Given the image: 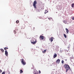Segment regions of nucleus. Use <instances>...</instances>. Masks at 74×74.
<instances>
[{
	"mask_svg": "<svg viewBox=\"0 0 74 74\" xmlns=\"http://www.w3.org/2000/svg\"><path fill=\"white\" fill-rule=\"evenodd\" d=\"M64 68H65V69H66V73H67V71L68 70H69L70 69V66H69V65L68 64H65L64 65Z\"/></svg>",
	"mask_w": 74,
	"mask_h": 74,
	"instance_id": "obj_1",
	"label": "nucleus"
},
{
	"mask_svg": "<svg viewBox=\"0 0 74 74\" xmlns=\"http://www.w3.org/2000/svg\"><path fill=\"white\" fill-rule=\"evenodd\" d=\"M30 42L32 44L34 45L36 44L37 42V40L36 39H32L30 40Z\"/></svg>",
	"mask_w": 74,
	"mask_h": 74,
	"instance_id": "obj_2",
	"label": "nucleus"
},
{
	"mask_svg": "<svg viewBox=\"0 0 74 74\" xmlns=\"http://www.w3.org/2000/svg\"><path fill=\"white\" fill-rule=\"evenodd\" d=\"M36 4H37V2H36V1H35L34 2V3H33V5L34 8H37V7L36 6Z\"/></svg>",
	"mask_w": 74,
	"mask_h": 74,
	"instance_id": "obj_3",
	"label": "nucleus"
},
{
	"mask_svg": "<svg viewBox=\"0 0 74 74\" xmlns=\"http://www.w3.org/2000/svg\"><path fill=\"white\" fill-rule=\"evenodd\" d=\"M21 62L22 63V64H23L24 65L26 64V62L24 61V60L23 58L21 59Z\"/></svg>",
	"mask_w": 74,
	"mask_h": 74,
	"instance_id": "obj_4",
	"label": "nucleus"
},
{
	"mask_svg": "<svg viewBox=\"0 0 74 74\" xmlns=\"http://www.w3.org/2000/svg\"><path fill=\"white\" fill-rule=\"evenodd\" d=\"M54 39V38H53V37H51V38L49 39V40L50 41H51V42H52Z\"/></svg>",
	"mask_w": 74,
	"mask_h": 74,
	"instance_id": "obj_5",
	"label": "nucleus"
},
{
	"mask_svg": "<svg viewBox=\"0 0 74 74\" xmlns=\"http://www.w3.org/2000/svg\"><path fill=\"white\" fill-rule=\"evenodd\" d=\"M60 59L57 60L56 61V63H58V64H59L60 63Z\"/></svg>",
	"mask_w": 74,
	"mask_h": 74,
	"instance_id": "obj_6",
	"label": "nucleus"
},
{
	"mask_svg": "<svg viewBox=\"0 0 74 74\" xmlns=\"http://www.w3.org/2000/svg\"><path fill=\"white\" fill-rule=\"evenodd\" d=\"M40 40H43L44 39V36L42 35L40 36Z\"/></svg>",
	"mask_w": 74,
	"mask_h": 74,
	"instance_id": "obj_7",
	"label": "nucleus"
},
{
	"mask_svg": "<svg viewBox=\"0 0 74 74\" xmlns=\"http://www.w3.org/2000/svg\"><path fill=\"white\" fill-rule=\"evenodd\" d=\"M5 54L6 56H8V52H7V50H6L5 51Z\"/></svg>",
	"mask_w": 74,
	"mask_h": 74,
	"instance_id": "obj_8",
	"label": "nucleus"
},
{
	"mask_svg": "<svg viewBox=\"0 0 74 74\" xmlns=\"http://www.w3.org/2000/svg\"><path fill=\"white\" fill-rule=\"evenodd\" d=\"M56 57H57V54H54L53 55V58H56Z\"/></svg>",
	"mask_w": 74,
	"mask_h": 74,
	"instance_id": "obj_9",
	"label": "nucleus"
},
{
	"mask_svg": "<svg viewBox=\"0 0 74 74\" xmlns=\"http://www.w3.org/2000/svg\"><path fill=\"white\" fill-rule=\"evenodd\" d=\"M65 29L66 30L67 33H69V30L68 29H67V28H66Z\"/></svg>",
	"mask_w": 74,
	"mask_h": 74,
	"instance_id": "obj_10",
	"label": "nucleus"
},
{
	"mask_svg": "<svg viewBox=\"0 0 74 74\" xmlns=\"http://www.w3.org/2000/svg\"><path fill=\"white\" fill-rule=\"evenodd\" d=\"M1 51H2V52H4V49H1Z\"/></svg>",
	"mask_w": 74,
	"mask_h": 74,
	"instance_id": "obj_11",
	"label": "nucleus"
},
{
	"mask_svg": "<svg viewBox=\"0 0 74 74\" xmlns=\"http://www.w3.org/2000/svg\"><path fill=\"white\" fill-rule=\"evenodd\" d=\"M74 3H73L72 4V8H74Z\"/></svg>",
	"mask_w": 74,
	"mask_h": 74,
	"instance_id": "obj_12",
	"label": "nucleus"
},
{
	"mask_svg": "<svg viewBox=\"0 0 74 74\" xmlns=\"http://www.w3.org/2000/svg\"><path fill=\"white\" fill-rule=\"evenodd\" d=\"M64 23H65V24H66V23H67V21H63Z\"/></svg>",
	"mask_w": 74,
	"mask_h": 74,
	"instance_id": "obj_13",
	"label": "nucleus"
},
{
	"mask_svg": "<svg viewBox=\"0 0 74 74\" xmlns=\"http://www.w3.org/2000/svg\"><path fill=\"white\" fill-rule=\"evenodd\" d=\"M64 37H65V38H66L67 37V36H66V34H64Z\"/></svg>",
	"mask_w": 74,
	"mask_h": 74,
	"instance_id": "obj_14",
	"label": "nucleus"
},
{
	"mask_svg": "<svg viewBox=\"0 0 74 74\" xmlns=\"http://www.w3.org/2000/svg\"><path fill=\"white\" fill-rule=\"evenodd\" d=\"M8 49V47H5L4 49L5 50H7V49Z\"/></svg>",
	"mask_w": 74,
	"mask_h": 74,
	"instance_id": "obj_15",
	"label": "nucleus"
},
{
	"mask_svg": "<svg viewBox=\"0 0 74 74\" xmlns=\"http://www.w3.org/2000/svg\"><path fill=\"white\" fill-rule=\"evenodd\" d=\"M47 12H48V11H47V10H46L45 12V14H46V13H47Z\"/></svg>",
	"mask_w": 74,
	"mask_h": 74,
	"instance_id": "obj_16",
	"label": "nucleus"
},
{
	"mask_svg": "<svg viewBox=\"0 0 74 74\" xmlns=\"http://www.w3.org/2000/svg\"><path fill=\"white\" fill-rule=\"evenodd\" d=\"M64 61L63 60H62L61 61V63L62 64H63L64 63Z\"/></svg>",
	"mask_w": 74,
	"mask_h": 74,
	"instance_id": "obj_17",
	"label": "nucleus"
},
{
	"mask_svg": "<svg viewBox=\"0 0 74 74\" xmlns=\"http://www.w3.org/2000/svg\"><path fill=\"white\" fill-rule=\"evenodd\" d=\"M48 18L49 20H52V18L51 17Z\"/></svg>",
	"mask_w": 74,
	"mask_h": 74,
	"instance_id": "obj_18",
	"label": "nucleus"
},
{
	"mask_svg": "<svg viewBox=\"0 0 74 74\" xmlns=\"http://www.w3.org/2000/svg\"><path fill=\"white\" fill-rule=\"evenodd\" d=\"M46 50H44V51H42V53H45L46 52Z\"/></svg>",
	"mask_w": 74,
	"mask_h": 74,
	"instance_id": "obj_19",
	"label": "nucleus"
},
{
	"mask_svg": "<svg viewBox=\"0 0 74 74\" xmlns=\"http://www.w3.org/2000/svg\"><path fill=\"white\" fill-rule=\"evenodd\" d=\"M21 71L20 72V73H23V71H22V70L21 69L20 70Z\"/></svg>",
	"mask_w": 74,
	"mask_h": 74,
	"instance_id": "obj_20",
	"label": "nucleus"
},
{
	"mask_svg": "<svg viewBox=\"0 0 74 74\" xmlns=\"http://www.w3.org/2000/svg\"><path fill=\"white\" fill-rule=\"evenodd\" d=\"M19 21H16V23H19Z\"/></svg>",
	"mask_w": 74,
	"mask_h": 74,
	"instance_id": "obj_21",
	"label": "nucleus"
},
{
	"mask_svg": "<svg viewBox=\"0 0 74 74\" xmlns=\"http://www.w3.org/2000/svg\"><path fill=\"white\" fill-rule=\"evenodd\" d=\"M2 74H5V71H3L2 73Z\"/></svg>",
	"mask_w": 74,
	"mask_h": 74,
	"instance_id": "obj_22",
	"label": "nucleus"
},
{
	"mask_svg": "<svg viewBox=\"0 0 74 74\" xmlns=\"http://www.w3.org/2000/svg\"><path fill=\"white\" fill-rule=\"evenodd\" d=\"M14 32L15 34V33H16V31H15V30H14Z\"/></svg>",
	"mask_w": 74,
	"mask_h": 74,
	"instance_id": "obj_23",
	"label": "nucleus"
},
{
	"mask_svg": "<svg viewBox=\"0 0 74 74\" xmlns=\"http://www.w3.org/2000/svg\"><path fill=\"white\" fill-rule=\"evenodd\" d=\"M2 71V70H1L0 69V73H1Z\"/></svg>",
	"mask_w": 74,
	"mask_h": 74,
	"instance_id": "obj_24",
	"label": "nucleus"
},
{
	"mask_svg": "<svg viewBox=\"0 0 74 74\" xmlns=\"http://www.w3.org/2000/svg\"><path fill=\"white\" fill-rule=\"evenodd\" d=\"M39 73H41V71L40 70L39 71Z\"/></svg>",
	"mask_w": 74,
	"mask_h": 74,
	"instance_id": "obj_25",
	"label": "nucleus"
},
{
	"mask_svg": "<svg viewBox=\"0 0 74 74\" xmlns=\"http://www.w3.org/2000/svg\"><path fill=\"white\" fill-rule=\"evenodd\" d=\"M72 20H74V17H72Z\"/></svg>",
	"mask_w": 74,
	"mask_h": 74,
	"instance_id": "obj_26",
	"label": "nucleus"
},
{
	"mask_svg": "<svg viewBox=\"0 0 74 74\" xmlns=\"http://www.w3.org/2000/svg\"><path fill=\"white\" fill-rule=\"evenodd\" d=\"M66 61H67V59L65 60Z\"/></svg>",
	"mask_w": 74,
	"mask_h": 74,
	"instance_id": "obj_27",
	"label": "nucleus"
},
{
	"mask_svg": "<svg viewBox=\"0 0 74 74\" xmlns=\"http://www.w3.org/2000/svg\"><path fill=\"white\" fill-rule=\"evenodd\" d=\"M34 74H36V73H35Z\"/></svg>",
	"mask_w": 74,
	"mask_h": 74,
	"instance_id": "obj_28",
	"label": "nucleus"
},
{
	"mask_svg": "<svg viewBox=\"0 0 74 74\" xmlns=\"http://www.w3.org/2000/svg\"><path fill=\"white\" fill-rule=\"evenodd\" d=\"M38 11H39V10H38Z\"/></svg>",
	"mask_w": 74,
	"mask_h": 74,
	"instance_id": "obj_29",
	"label": "nucleus"
}]
</instances>
